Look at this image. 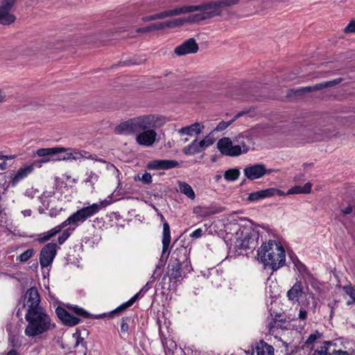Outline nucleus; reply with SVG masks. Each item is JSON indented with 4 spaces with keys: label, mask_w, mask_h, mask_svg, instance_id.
I'll use <instances>...</instances> for the list:
<instances>
[{
    "label": "nucleus",
    "mask_w": 355,
    "mask_h": 355,
    "mask_svg": "<svg viewBox=\"0 0 355 355\" xmlns=\"http://www.w3.org/2000/svg\"><path fill=\"white\" fill-rule=\"evenodd\" d=\"M239 0H218L199 5H185L180 6V15L192 14V21L195 23L220 15L222 8L236 4Z\"/></svg>",
    "instance_id": "nucleus-1"
},
{
    "label": "nucleus",
    "mask_w": 355,
    "mask_h": 355,
    "mask_svg": "<svg viewBox=\"0 0 355 355\" xmlns=\"http://www.w3.org/2000/svg\"><path fill=\"white\" fill-rule=\"evenodd\" d=\"M165 123V119L159 115H141L121 123L115 132L121 135H137L147 129L159 128Z\"/></svg>",
    "instance_id": "nucleus-2"
},
{
    "label": "nucleus",
    "mask_w": 355,
    "mask_h": 355,
    "mask_svg": "<svg viewBox=\"0 0 355 355\" xmlns=\"http://www.w3.org/2000/svg\"><path fill=\"white\" fill-rule=\"evenodd\" d=\"M25 319L27 325L24 334L29 338H40L55 327V323L44 309L26 312Z\"/></svg>",
    "instance_id": "nucleus-3"
},
{
    "label": "nucleus",
    "mask_w": 355,
    "mask_h": 355,
    "mask_svg": "<svg viewBox=\"0 0 355 355\" xmlns=\"http://www.w3.org/2000/svg\"><path fill=\"white\" fill-rule=\"evenodd\" d=\"M254 138V131L246 130L239 133L233 139L226 137L220 139L217 142V148L222 155L237 157L249 151L250 148L246 143H252Z\"/></svg>",
    "instance_id": "nucleus-4"
},
{
    "label": "nucleus",
    "mask_w": 355,
    "mask_h": 355,
    "mask_svg": "<svg viewBox=\"0 0 355 355\" xmlns=\"http://www.w3.org/2000/svg\"><path fill=\"white\" fill-rule=\"evenodd\" d=\"M258 256L265 267L277 270L286 261L285 250L279 242L270 240L263 243L258 250Z\"/></svg>",
    "instance_id": "nucleus-5"
},
{
    "label": "nucleus",
    "mask_w": 355,
    "mask_h": 355,
    "mask_svg": "<svg viewBox=\"0 0 355 355\" xmlns=\"http://www.w3.org/2000/svg\"><path fill=\"white\" fill-rule=\"evenodd\" d=\"M112 202L110 198L93 203L89 206L78 209L72 214L67 220L62 222V226H72L70 230H74L76 227L83 224L87 219L92 217Z\"/></svg>",
    "instance_id": "nucleus-6"
},
{
    "label": "nucleus",
    "mask_w": 355,
    "mask_h": 355,
    "mask_svg": "<svg viewBox=\"0 0 355 355\" xmlns=\"http://www.w3.org/2000/svg\"><path fill=\"white\" fill-rule=\"evenodd\" d=\"M259 233L250 225H242L234 234V243L240 249H254L258 244Z\"/></svg>",
    "instance_id": "nucleus-7"
},
{
    "label": "nucleus",
    "mask_w": 355,
    "mask_h": 355,
    "mask_svg": "<svg viewBox=\"0 0 355 355\" xmlns=\"http://www.w3.org/2000/svg\"><path fill=\"white\" fill-rule=\"evenodd\" d=\"M215 141L216 139L214 135H212V132H209L202 139H196L193 140L191 143L184 146L182 151L186 155H193L204 151L212 146Z\"/></svg>",
    "instance_id": "nucleus-8"
},
{
    "label": "nucleus",
    "mask_w": 355,
    "mask_h": 355,
    "mask_svg": "<svg viewBox=\"0 0 355 355\" xmlns=\"http://www.w3.org/2000/svg\"><path fill=\"white\" fill-rule=\"evenodd\" d=\"M273 169H268L263 164H254L247 165L243 168V174L246 179L255 180L263 178L265 175L270 174Z\"/></svg>",
    "instance_id": "nucleus-9"
},
{
    "label": "nucleus",
    "mask_w": 355,
    "mask_h": 355,
    "mask_svg": "<svg viewBox=\"0 0 355 355\" xmlns=\"http://www.w3.org/2000/svg\"><path fill=\"white\" fill-rule=\"evenodd\" d=\"M16 0H1L0 3V24L8 26L13 24L16 17L12 13L11 9Z\"/></svg>",
    "instance_id": "nucleus-10"
},
{
    "label": "nucleus",
    "mask_w": 355,
    "mask_h": 355,
    "mask_svg": "<svg viewBox=\"0 0 355 355\" xmlns=\"http://www.w3.org/2000/svg\"><path fill=\"white\" fill-rule=\"evenodd\" d=\"M24 302V306H26V312L44 309V308L40 306V297L37 289L35 287H32L26 291Z\"/></svg>",
    "instance_id": "nucleus-11"
},
{
    "label": "nucleus",
    "mask_w": 355,
    "mask_h": 355,
    "mask_svg": "<svg viewBox=\"0 0 355 355\" xmlns=\"http://www.w3.org/2000/svg\"><path fill=\"white\" fill-rule=\"evenodd\" d=\"M57 252V245L54 243H49L42 249L40 255V263L42 268L49 267L51 265Z\"/></svg>",
    "instance_id": "nucleus-12"
},
{
    "label": "nucleus",
    "mask_w": 355,
    "mask_h": 355,
    "mask_svg": "<svg viewBox=\"0 0 355 355\" xmlns=\"http://www.w3.org/2000/svg\"><path fill=\"white\" fill-rule=\"evenodd\" d=\"M154 129L155 128L147 129L135 135V140L137 143L143 146H152L155 142L157 135Z\"/></svg>",
    "instance_id": "nucleus-13"
},
{
    "label": "nucleus",
    "mask_w": 355,
    "mask_h": 355,
    "mask_svg": "<svg viewBox=\"0 0 355 355\" xmlns=\"http://www.w3.org/2000/svg\"><path fill=\"white\" fill-rule=\"evenodd\" d=\"M35 161L33 163H26L20 167L15 174L11 178L10 184L12 187L16 186L18 182L28 177L34 171L35 164L38 163Z\"/></svg>",
    "instance_id": "nucleus-14"
},
{
    "label": "nucleus",
    "mask_w": 355,
    "mask_h": 355,
    "mask_svg": "<svg viewBox=\"0 0 355 355\" xmlns=\"http://www.w3.org/2000/svg\"><path fill=\"white\" fill-rule=\"evenodd\" d=\"M198 44L193 38H190L178 46L174 52L179 56L196 53L198 51Z\"/></svg>",
    "instance_id": "nucleus-15"
},
{
    "label": "nucleus",
    "mask_w": 355,
    "mask_h": 355,
    "mask_svg": "<svg viewBox=\"0 0 355 355\" xmlns=\"http://www.w3.org/2000/svg\"><path fill=\"white\" fill-rule=\"evenodd\" d=\"M178 166V162L175 160L154 159L147 163L146 168L149 170H168Z\"/></svg>",
    "instance_id": "nucleus-16"
},
{
    "label": "nucleus",
    "mask_w": 355,
    "mask_h": 355,
    "mask_svg": "<svg viewBox=\"0 0 355 355\" xmlns=\"http://www.w3.org/2000/svg\"><path fill=\"white\" fill-rule=\"evenodd\" d=\"M55 313L62 322L68 326H75L80 323V320L71 315L66 309L61 306H58L55 309Z\"/></svg>",
    "instance_id": "nucleus-17"
},
{
    "label": "nucleus",
    "mask_w": 355,
    "mask_h": 355,
    "mask_svg": "<svg viewBox=\"0 0 355 355\" xmlns=\"http://www.w3.org/2000/svg\"><path fill=\"white\" fill-rule=\"evenodd\" d=\"M223 209L220 207L213 205L197 206L193 208V212L197 217L205 218L209 216L220 213Z\"/></svg>",
    "instance_id": "nucleus-18"
},
{
    "label": "nucleus",
    "mask_w": 355,
    "mask_h": 355,
    "mask_svg": "<svg viewBox=\"0 0 355 355\" xmlns=\"http://www.w3.org/2000/svg\"><path fill=\"white\" fill-rule=\"evenodd\" d=\"M180 15V6H179V7H176L173 9L166 10L162 11L160 12L154 14V15L144 17L142 18V21L144 22H148L150 21L162 19H165V18L171 17H173V16H178Z\"/></svg>",
    "instance_id": "nucleus-19"
},
{
    "label": "nucleus",
    "mask_w": 355,
    "mask_h": 355,
    "mask_svg": "<svg viewBox=\"0 0 355 355\" xmlns=\"http://www.w3.org/2000/svg\"><path fill=\"white\" fill-rule=\"evenodd\" d=\"M205 125L202 123L196 122L191 125L182 127L178 130L180 135H198L202 132Z\"/></svg>",
    "instance_id": "nucleus-20"
},
{
    "label": "nucleus",
    "mask_w": 355,
    "mask_h": 355,
    "mask_svg": "<svg viewBox=\"0 0 355 355\" xmlns=\"http://www.w3.org/2000/svg\"><path fill=\"white\" fill-rule=\"evenodd\" d=\"M40 199L43 207L46 209H50V216H55L57 213L54 212L53 207V202L55 200L54 193L52 191H45L42 194Z\"/></svg>",
    "instance_id": "nucleus-21"
},
{
    "label": "nucleus",
    "mask_w": 355,
    "mask_h": 355,
    "mask_svg": "<svg viewBox=\"0 0 355 355\" xmlns=\"http://www.w3.org/2000/svg\"><path fill=\"white\" fill-rule=\"evenodd\" d=\"M252 355H274V348L263 340H260L253 347Z\"/></svg>",
    "instance_id": "nucleus-22"
},
{
    "label": "nucleus",
    "mask_w": 355,
    "mask_h": 355,
    "mask_svg": "<svg viewBox=\"0 0 355 355\" xmlns=\"http://www.w3.org/2000/svg\"><path fill=\"white\" fill-rule=\"evenodd\" d=\"M191 18L192 15H190L187 17H178L167 20L166 21V29L182 27L187 24H194L195 22L192 21Z\"/></svg>",
    "instance_id": "nucleus-23"
},
{
    "label": "nucleus",
    "mask_w": 355,
    "mask_h": 355,
    "mask_svg": "<svg viewBox=\"0 0 355 355\" xmlns=\"http://www.w3.org/2000/svg\"><path fill=\"white\" fill-rule=\"evenodd\" d=\"M162 257L167 252L171 243V231L169 225L166 221L163 223V232H162Z\"/></svg>",
    "instance_id": "nucleus-24"
},
{
    "label": "nucleus",
    "mask_w": 355,
    "mask_h": 355,
    "mask_svg": "<svg viewBox=\"0 0 355 355\" xmlns=\"http://www.w3.org/2000/svg\"><path fill=\"white\" fill-rule=\"evenodd\" d=\"M303 292L302 284L300 282H297L292 287L290 288L287 293V297L288 300L292 302H297L300 297L302 295Z\"/></svg>",
    "instance_id": "nucleus-25"
},
{
    "label": "nucleus",
    "mask_w": 355,
    "mask_h": 355,
    "mask_svg": "<svg viewBox=\"0 0 355 355\" xmlns=\"http://www.w3.org/2000/svg\"><path fill=\"white\" fill-rule=\"evenodd\" d=\"M66 150L64 147L42 148L37 149L35 155L40 157H52L53 155Z\"/></svg>",
    "instance_id": "nucleus-26"
},
{
    "label": "nucleus",
    "mask_w": 355,
    "mask_h": 355,
    "mask_svg": "<svg viewBox=\"0 0 355 355\" xmlns=\"http://www.w3.org/2000/svg\"><path fill=\"white\" fill-rule=\"evenodd\" d=\"M268 198H270L269 188L261 189L249 193L247 198V201L250 202H255Z\"/></svg>",
    "instance_id": "nucleus-27"
},
{
    "label": "nucleus",
    "mask_w": 355,
    "mask_h": 355,
    "mask_svg": "<svg viewBox=\"0 0 355 355\" xmlns=\"http://www.w3.org/2000/svg\"><path fill=\"white\" fill-rule=\"evenodd\" d=\"M312 184L311 182H306L304 185H296L288 190V195L293 194H307L311 192Z\"/></svg>",
    "instance_id": "nucleus-28"
},
{
    "label": "nucleus",
    "mask_w": 355,
    "mask_h": 355,
    "mask_svg": "<svg viewBox=\"0 0 355 355\" xmlns=\"http://www.w3.org/2000/svg\"><path fill=\"white\" fill-rule=\"evenodd\" d=\"M65 151H71L72 160H80L81 159H92V155L85 150L77 148H64Z\"/></svg>",
    "instance_id": "nucleus-29"
},
{
    "label": "nucleus",
    "mask_w": 355,
    "mask_h": 355,
    "mask_svg": "<svg viewBox=\"0 0 355 355\" xmlns=\"http://www.w3.org/2000/svg\"><path fill=\"white\" fill-rule=\"evenodd\" d=\"M331 347V342L324 341L315 348L313 355H330Z\"/></svg>",
    "instance_id": "nucleus-30"
},
{
    "label": "nucleus",
    "mask_w": 355,
    "mask_h": 355,
    "mask_svg": "<svg viewBox=\"0 0 355 355\" xmlns=\"http://www.w3.org/2000/svg\"><path fill=\"white\" fill-rule=\"evenodd\" d=\"M179 189L180 191L188 197L191 200H194L196 198V194L192 189V187L187 183L184 182H179Z\"/></svg>",
    "instance_id": "nucleus-31"
},
{
    "label": "nucleus",
    "mask_w": 355,
    "mask_h": 355,
    "mask_svg": "<svg viewBox=\"0 0 355 355\" xmlns=\"http://www.w3.org/2000/svg\"><path fill=\"white\" fill-rule=\"evenodd\" d=\"M245 113V112H240L238 114H236L232 120L229 121H220V123H218V124L216 125V127L211 132L213 133L214 131H222L225 130L227 127H229V125H230L238 118L243 116Z\"/></svg>",
    "instance_id": "nucleus-32"
},
{
    "label": "nucleus",
    "mask_w": 355,
    "mask_h": 355,
    "mask_svg": "<svg viewBox=\"0 0 355 355\" xmlns=\"http://www.w3.org/2000/svg\"><path fill=\"white\" fill-rule=\"evenodd\" d=\"M86 176L87 177L84 180V183L87 187H90L92 191H93L94 189V185L98 180V176L96 173L93 171L87 173Z\"/></svg>",
    "instance_id": "nucleus-33"
},
{
    "label": "nucleus",
    "mask_w": 355,
    "mask_h": 355,
    "mask_svg": "<svg viewBox=\"0 0 355 355\" xmlns=\"http://www.w3.org/2000/svg\"><path fill=\"white\" fill-rule=\"evenodd\" d=\"M240 175V171L238 168H231L225 172L224 178L228 181H235Z\"/></svg>",
    "instance_id": "nucleus-34"
},
{
    "label": "nucleus",
    "mask_w": 355,
    "mask_h": 355,
    "mask_svg": "<svg viewBox=\"0 0 355 355\" xmlns=\"http://www.w3.org/2000/svg\"><path fill=\"white\" fill-rule=\"evenodd\" d=\"M164 29H166V21L154 24L142 29H139L138 31L150 32L153 31H160Z\"/></svg>",
    "instance_id": "nucleus-35"
},
{
    "label": "nucleus",
    "mask_w": 355,
    "mask_h": 355,
    "mask_svg": "<svg viewBox=\"0 0 355 355\" xmlns=\"http://www.w3.org/2000/svg\"><path fill=\"white\" fill-rule=\"evenodd\" d=\"M343 291H345V293L348 295L350 298L352 299V301H348L347 302V304L348 305L351 304H353V303H355V288L354 286H352V285H347V286H345L343 288Z\"/></svg>",
    "instance_id": "nucleus-36"
},
{
    "label": "nucleus",
    "mask_w": 355,
    "mask_h": 355,
    "mask_svg": "<svg viewBox=\"0 0 355 355\" xmlns=\"http://www.w3.org/2000/svg\"><path fill=\"white\" fill-rule=\"evenodd\" d=\"M340 81L339 80H334V81H329V82H325L324 83H320V84H318V85H315L313 87H304L303 88V90H306V91H311L312 89H322L323 87H329V86H332L334 85H336L337 83H338Z\"/></svg>",
    "instance_id": "nucleus-37"
},
{
    "label": "nucleus",
    "mask_w": 355,
    "mask_h": 355,
    "mask_svg": "<svg viewBox=\"0 0 355 355\" xmlns=\"http://www.w3.org/2000/svg\"><path fill=\"white\" fill-rule=\"evenodd\" d=\"M294 266L303 278H305L306 276L309 275V272L306 267L299 260L294 261Z\"/></svg>",
    "instance_id": "nucleus-38"
},
{
    "label": "nucleus",
    "mask_w": 355,
    "mask_h": 355,
    "mask_svg": "<svg viewBox=\"0 0 355 355\" xmlns=\"http://www.w3.org/2000/svg\"><path fill=\"white\" fill-rule=\"evenodd\" d=\"M180 270H181L180 263V262H178L175 264V266H173L171 278L175 279L176 281H180V279H182Z\"/></svg>",
    "instance_id": "nucleus-39"
},
{
    "label": "nucleus",
    "mask_w": 355,
    "mask_h": 355,
    "mask_svg": "<svg viewBox=\"0 0 355 355\" xmlns=\"http://www.w3.org/2000/svg\"><path fill=\"white\" fill-rule=\"evenodd\" d=\"M134 180L135 181H141L144 184H150L153 181V178L150 173L145 172L141 176L140 175L135 176Z\"/></svg>",
    "instance_id": "nucleus-40"
},
{
    "label": "nucleus",
    "mask_w": 355,
    "mask_h": 355,
    "mask_svg": "<svg viewBox=\"0 0 355 355\" xmlns=\"http://www.w3.org/2000/svg\"><path fill=\"white\" fill-rule=\"evenodd\" d=\"M33 253L34 250L33 249H28L21 254H20L17 257V260H19V261L21 262H25L33 255Z\"/></svg>",
    "instance_id": "nucleus-41"
},
{
    "label": "nucleus",
    "mask_w": 355,
    "mask_h": 355,
    "mask_svg": "<svg viewBox=\"0 0 355 355\" xmlns=\"http://www.w3.org/2000/svg\"><path fill=\"white\" fill-rule=\"evenodd\" d=\"M69 309L78 315L83 316L86 318L89 317V313L81 307L78 306H71Z\"/></svg>",
    "instance_id": "nucleus-42"
},
{
    "label": "nucleus",
    "mask_w": 355,
    "mask_h": 355,
    "mask_svg": "<svg viewBox=\"0 0 355 355\" xmlns=\"http://www.w3.org/2000/svg\"><path fill=\"white\" fill-rule=\"evenodd\" d=\"M63 154H64L63 153H59L58 154L53 155L52 159L44 158L42 159L38 160L37 162H38V164H40V166H41L42 164L47 163V162H50L51 160H53V161H63V159H60V158L63 157Z\"/></svg>",
    "instance_id": "nucleus-43"
},
{
    "label": "nucleus",
    "mask_w": 355,
    "mask_h": 355,
    "mask_svg": "<svg viewBox=\"0 0 355 355\" xmlns=\"http://www.w3.org/2000/svg\"><path fill=\"white\" fill-rule=\"evenodd\" d=\"M66 226H62V223L55 227L54 228L51 229V230H49L47 233H46V235L44 237V239H49L51 237L55 236L57 233L60 232L61 231V230L64 227H65Z\"/></svg>",
    "instance_id": "nucleus-44"
},
{
    "label": "nucleus",
    "mask_w": 355,
    "mask_h": 355,
    "mask_svg": "<svg viewBox=\"0 0 355 355\" xmlns=\"http://www.w3.org/2000/svg\"><path fill=\"white\" fill-rule=\"evenodd\" d=\"M138 295H139V293H137L136 295H135L130 300H128L127 302L124 303L123 304L121 305L118 309H116V311L125 310L128 307H129L131 305H132L133 303L137 299Z\"/></svg>",
    "instance_id": "nucleus-45"
},
{
    "label": "nucleus",
    "mask_w": 355,
    "mask_h": 355,
    "mask_svg": "<svg viewBox=\"0 0 355 355\" xmlns=\"http://www.w3.org/2000/svg\"><path fill=\"white\" fill-rule=\"evenodd\" d=\"M269 192H270V197H273L275 196H284L287 194V192L285 193L284 191L279 190L276 188L270 187L269 188Z\"/></svg>",
    "instance_id": "nucleus-46"
},
{
    "label": "nucleus",
    "mask_w": 355,
    "mask_h": 355,
    "mask_svg": "<svg viewBox=\"0 0 355 355\" xmlns=\"http://www.w3.org/2000/svg\"><path fill=\"white\" fill-rule=\"evenodd\" d=\"M344 33L346 34L355 33V20L351 21L345 28Z\"/></svg>",
    "instance_id": "nucleus-47"
},
{
    "label": "nucleus",
    "mask_w": 355,
    "mask_h": 355,
    "mask_svg": "<svg viewBox=\"0 0 355 355\" xmlns=\"http://www.w3.org/2000/svg\"><path fill=\"white\" fill-rule=\"evenodd\" d=\"M128 318H123L121 324V331L123 334H127L128 331L129 326L128 323Z\"/></svg>",
    "instance_id": "nucleus-48"
},
{
    "label": "nucleus",
    "mask_w": 355,
    "mask_h": 355,
    "mask_svg": "<svg viewBox=\"0 0 355 355\" xmlns=\"http://www.w3.org/2000/svg\"><path fill=\"white\" fill-rule=\"evenodd\" d=\"M70 236V232L68 230L64 231L62 235L58 237V243L62 244Z\"/></svg>",
    "instance_id": "nucleus-49"
},
{
    "label": "nucleus",
    "mask_w": 355,
    "mask_h": 355,
    "mask_svg": "<svg viewBox=\"0 0 355 355\" xmlns=\"http://www.w3.org/2000/svg\"><path fill=\"white\" fill-rule=\"evenodd\" d=\"M340 210L345 214H349L353 212V206L352 205H349L347 207L342 205L340 207Z\"/></svg>",
    "instance_id": "nucleus-50"
},
{
    "label": "nucleus",
    "mask_w": 355,
    "mask_h": 355,
    "mask_svg": "<svg viewBox=\"0 0 355 355\" xmlns=\"http://www.w3.org/2000/svg\"><path fill=\"white\" fill-rule=\"evenodd\" d=\"M202 235V230L200 228H198L193 231L191 234L190 236L193 239H198L201 237Z\"/></svg>",
    "instance_id": "nucleus-51"
},
{
    "label": "nucleus",
    "mask_w": 355,
    "mask_h": 355,
    "mask_svg": "<svg viewBox=\"0 0 355 355\" xmlns=\"http://www.w3.org/2000/svg\"><path fill=\"white\" fill-rule=\"evenodd\" d=\"M318 338H319V336L317 334H312L308 337V338L306 341V343L311 344L314 341H315Z\"/></svg>",
    "instance_id": "nucleus-52"
},
{
    "label": "nucleus",
    "mask_w": 355,
    "mask_h": 355,
    "mask_svg": "<svg viewBox=\"0 0 355 355\" xmlns=\"http://www.w3.org/2000/svg\"><path fill=\"white\" fill-rule=\"evenodd\" d=\"M307 318V312L305 309L301 308L298 313V318L304 320Z\"/></svg>",
    "instance_id": "nucleus-53"
},
{
    "label": "nucleus",
    "mask_w": 355,
    "mask_h": 355,
    "mask_svg": "<svg viewBox=\"0 0 355 355\" xmlns=\"http://www.w3.org/2000/svg\"><path fill=\"white\" fill-rule=\"evenodd\" d=\"M330 355H349V354L346 351H343L340 349L336 350V349H331V354Z\"/></svg>",
    "instance_id": "nucleus-54"
},
{
    "label": "nucleus",
    "mask_w": 355,
    "mask_h": 355,
    "mask_svg": "<svg viewBox=\"0 0 355 355\" xmlns=\"http://www.w3.org/2000/svg\"><path fill=\"white\" fill-rule=\"evenodd\" d=\"M62 153L64 154L63 157L60 158L61 159H63V161L72 160L71 151H62Z\"/></svg>",
    "instance_id": "nucleus-55"
},
{
    "label": "nucleus",
    "mask_w": 355,
    "mask_h": 355,
    "mask_svg": "<svg viewBox=\"0 0 355 355\" xmlns=\"http://www.w3.org/2000/svg\"><path fill=\"white\" fill-rule=\"evenodd\" d=\"M6 96L7 95L6 92L3 89H0V103L6 101Z\"/></svg>",
    "instance_id": "nucleus-56"
},
{
    "label": "nucleus",
    "mask_w": 355,
    "mask_h": 355,
    "mask_svg": "<svg viewBox=\"0 0 355 355\" xmlns=\"http://www.w3.org/2000/svg\"><path fill=\"white\" fill-rule=\"evenodd\" d=\"M76 338L75 347H78L80 344L84 345V338L80 337V335L76 336Z\"/></svg>",
    "instance_id": "nucleus-57"
},
{
    "label": "nucleus",
    "mask_w": 355,
    "mask_h": 355,
    "mask_svg": "<svg viewBox=\"0 0 355 355\" xmlns=\"http://www.w3.org/2000/svg\"><path fill=\"white\" fill-rule=\"evenodd\" d=\"M16 158L15 155H4V158L3 159H13Z\"/></svg>",
    "instance_id": "nucleus-58"
},
{
    "label": "nucleus",
    "mask_w": 355,
    "mask_h": 355,
    "mask_svg": "<svg viewBox=\"0 0 355 355\" xmlns=\"http://www.w3.org/2000/svg\"><path fill=\"white\" fill-rule=\"evenodd\" d=\"M336 305V302H335L334 305H332L331 304H329L328 306L331 309V313H330V317L331 318L332 317V315H333V309L334 308V306Z\"/></svg>",
    "instance_id": "nucleus-59"
},
{
    "label": "nucleus",
    "mask_w": 355,
    "mask_h": 355,
    "mask_svg": "<svg viewBox=\"0 0 355 355\" xmlns=\"http://www.w3.org/2000/svg\"><path fill=\"white\" fill-rule=\"evenodd\" d=\"M6 166H7V163L6 162H3L2 163L0 164V169L1 170H5L6 168Z\"/></svg>",
    "instance_id": "nucleus-60"
},
{
    "label": "nucleus",
    "mask_w": 355,
    "mask_h": 355,
    "mask_svg": "<svg viewBox=\"0 0 355 355\" xmlns=\"http://www.w3.org/2000/svg\"><path fill=\"white\" fill-rule=\"evenodd\" d=\"M22 213L25 216H31V211L30 209H26L23 211Z\"/></svg>",
    "instance_id": "nucleus-61"
},
{
    "label": "nucleus",
    "mask_w": 355,
    "mask_h": 355,
    "mask_svg": "<svg viewBox=\"0 0 355 355\" xmlns=\"http://www.w3.org/2000/svg\"><path fill=\"white\" fill-rule=\"evenodd\" d=\"M7 355H19V354L15 350H11L7 354Z\"/></svg>",
    "instance_id": "nucleus-62"
},
{
    "label": "nucleus",
    "mask_w": 355,
    "mask_h": 355,
    "mask_svg": "<svg viewBox=\"0 0 355 355\" xmlns=\"http://www.w3.org/2000/svg\"><path fill=\"white\" fill-rule=\"evenodd\" d=\"M309 297H311L314 300V303H316L314 295H313V293H310L309 294Z\"/></svg>",
    "instance_id": "nucleus-63"
},
{
    "label": "nucleus",
    "mask_w": 355,
    "mask_h": 355,
    "mask_svg": "<svg viewBox=\"0 0 355 355\" xmlns=\"http://www.w3.org/2000/svg\"><path fill=\"white\" fill-rule=\"evenodd\" d=\"M94 318H96V319H98V318H101V315H95Z\"/></svg>",
    "instance_id": "nucleus-64"
}]
</instances>
